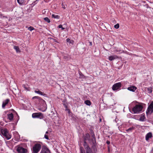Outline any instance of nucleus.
Wrapping results in <instances>:
<instances>
[{"label":"nucleus","instance_id":"nucleus-1","mask_svg":"<svg viewBox=\"0 0 153 153\" xmlns=\"http://www.w3.org/2000/svg\"><path fill=\"white\" fill-rule=\"evenodd\" d=\"M41 148V146L38 143L35 144L33 146L32 149L33 153H38Z\"/></svg>","mask_w":153,"mask_h":153},{"label":"nucleus","instance_id":"nucleus-2","mask_svg":"<svg viewBox=\"0 0 153 153\" xmlns=\"http://www.w3.org/2000/svg\"><path fill=\"white\" fill-rule=\"evenodd\" d=\"M143 106L140 105H136L132 109L134 113H137L139 112L142 109Z\"/></svg>","mask_w":153,"mask_h":153},{"label":"nucleus","instance_id":"nucleus-3","mask_svg":"<svg viewBox=\"0 0 153 153\" xmlns=\"http://www.w3.org/2000/svg\"><path fill=\"white\" fill-rule=\"evenodd\" d=\"M152 113H153V101L151 102L146 111V113L147 115L150 114Z\"/></svg>","mask_w":153,"mask_h":153},{"label":"nucleus","instance_id":"nucleus-4","mask_svg":"<svg viewBox=\"0 0 153 153\" xmlns=\"http://www.w3.org/2000/svg\"><path fill=\"white\" fill-rule=\"evenodd\" d=\"M2 134L7 138L9 140L11 138V135L8 132L7 130H4L1 131Z\"/></svg>","mask_w":153,"mask_h":153},{"label":"nucleus","instance_id":"nucleus-5","mask_svg":"<svg viewBox=\"0 0 153 153\" xmlns=\"http://www.w3.org/2000/svg\"><path fill=\"white\" fill-rule=\"evenodd\" d=\"M122 84L120 82H118L114 84L112 88L113 91H115L118 90L121 87Z\"/></svg>","mask_w":153,"mask_h":153},{"label":"nucleus","instance_id":"nucleus-6","mask_svg":"<svg viewBox=\"0 0 153 153\" xmlns=\"http://www.w3.org/2000/svg\"><path fill=\"white\" fill-rule=\"evenodd\" d=\"M17 151L19 153H26L27 152L26 149L22 146L18 147L17 149Z\"/></svg>","mask_w":153,"mask_h":153},{"label":"nucleus","instance_id":"nucleus-7","mask_svg":"<svg viewBox=\"0 0 153 153\" xmlns=\"http://www.w3.org/2000/svg\"><path fill=\"white\" fill-rule=\"evenodd\" d=\"M32 117L33 118L40 117V118H43V116L41 113H34L32 114Z\"/></svg>","mask_w":153,"mask_h":153},{"label":"nucleus","instance_id":"nucleus-8","mask_svg":"<svg viewBox=\"0 0 153 153\" xmlns=\"http://www.w3.org/2000/svg\"><path fill=\"white\" fill-rule=\"evenodd\" d=\"M40 153H51L49 149L47 148L44 147L42 149Z\"/></svg>","mask_w":153,"mask_h":153},{"label":"nucleus","instance_id":"nucleus-9","mask_svg":"<svg viewBox=\"0 0 153 153\" xmlns=\"http://www.w3.org/2000/svg\"><path fill=\"white\" fill-rule=\"evenodd\" d=\"M91 136L92 137V140L93 143L94 144V142H95V135L93 131L91 130H90Z\"/></svg>","mask_w":153,"mask_h":153},{"label":"nucleus","instance_id":"nucleus-10","mask_svg":"<svg viewBox=\"0 0 153 153\" xmlns=\"http://www.w3.org/2000/svg\"><path fill=\"white\" fill-rule=\"evenodd\" d=\"M119 57L116 55L110 56L108 57V59L110 61H112L114 59L119 58Z\"/></svg>","mask_w":153,"mask_h":153},{"label":"nucleus","instance_id":"nucleus-11","mask_svg":"<svg viewBox=\"0 0 153 153\" xmlns=\"http://www.w3.org/2000/svg\"><path fill=\"white\" fill-rule=\"evenodd\" d=\"M127 89L130 91L134 92L137 89V87L134 86H131L128 88Z\"/></svg>","mask_w":153,"mask_h":153},{"label":"nucleus","instance_id":"nucleus-12","mask_svg":"<svg viewBox=\"0 0 153 153\" xmlns=\"http://www.w3.org/2000/svg\"><path fill=\"white\" fill-rule=\"evenodd\" d=\"M152 136V134L151 132H149L147 134L146 136V140L148 141L149 138H151Z\"/></svg>","mask_w":153,"mask_h":153},{"label":"nucleus","instance_id":"nucleus-13","mask_svg":"<svg viewBox=\"0 0 153 153\" xmlns=\"http://www.w3.org/2000/svg\"><path fill=\"white\" fill-rule=\"evenodd\" d=\"M146 120L145 115L143 114H141L140 115L139 120L142 121H145Z\"/></svg>","mask_w":153,"mask_h":153},{"label":"nucleus","instance_id":"nucleus-14","mask_svg":"<svg viewBox=\"0 0 153 153\" xmlns=\"http://www.w3.org/2000/svg\"><path fill=\"white\" fill-rule=\"evenodd\" d=\"M9 101V100L7 99L5 101L3 102L2 105V107L3 108H4L5 107V105L8 103Z\"/></svg>","mask_w":153,"mask_h":153},{"label":"nucleus","instance_id":"nucleus-15","mask_svg":"<svg viewBox=\"0 0 153 153\" xmlns=\"http://www.w3.org/2000/svg\"><path fill=\"white\" fill-rule=\"evenodd\" d=\"M8 118L10 120H12L13 119V114L11 113L10 114L8 115Z\"/></svg>","mask_w":153,"mask_h":153},{"label":"nucleus","instance_id":"nucleus-16","mask_svg":"<svg viewBox=\"0 0 153 153\" xmlns=\"http://www.w3.org/2000/svg\"><path fill=\"white\" fill-rule=\"evenodd\" d=\"M87 153H92L91 149L88 146H87Z\"/></svg>","mask_w":153,"mask_h":153},{"label":"nucleus","instance_id":"nucleus-17","mask_svg":"<svg viewBox=\"0 0 153 153\" xmlns=\"http://www.w3.org/2000/svg\"><path fill=\"white\" fill-rule=\"evenodd\" d=\"M35 91V93L39 94H40L42 95H45V94H44L41 91L39 90V91L35 90V91Z\"/></svg>","mask_w":153,"mask_h":153},{"label":"nucleus","instance_id":"nucleus-18","mask_svg":"<svg viewBox=\"0 0 153 153\" xmlns=\"http://www.w3.org/2000/svg\"><path fill=\"white\" fill-rule=\"evenodd\" d=\"M14 48L16 51L17 52H19L20 51L19 48L18 46H14Z\"/></svg>","mask_w":153,"mask_h":153},{"label":"nucleus","instance_id":"nucleus-19","mask_svg":"<svg viewBox=\"0 0 153 153\" xmlns=\"http://www.w3.org/2000/svg\"><path fill=\"white\" fill-rule=\"evenodd\" d=\"M52 18H54V19H59V16L58 15H55L54 14H52Z\"/></svg>","mask_w":153,"mask_h":153},{"label":"nucleus","instance_id":"nucleus-20","mask_svg":"<svg viewBox=\"0 0 153 153\" xmlns=\"http://www.w3.org/2000/svg\"><path fill=\"white\" fill-rule=\"evenodd\" d=\"M17 1L20 4H22L24 2V0H17Z\"/></svg>","mask_w":153,"mask_h":153},{"label":"nucleus","instance_id":"nucleus-21","mask_svg":"<svg viewBox=\"0 0 153 153\" xmlns=\"http://www.w3.org/2000/svg\"><path fill=\"white\" fill-rule=\"evenodd\" d=\"M134 129V128L133 127H131L129 128L128 129L126 130V131L127 132H130L132 131V130Z\"/></svg>","mask_w":153,"mask_h":153},{"label":"nucleus","instance_id":"nucleus-22","mask_svg":"<svg viewBox=\"0 0 153 153\" xmlns=\"http://www.w3.org/2000/svg\"><path fill=\"white\" fill-rule=\"evenodd\" d=\"M44 19L46 22H47L48 23H49L50 22V20L48 17H46L44 18Z\"/></svg>","mask_w":153,"mask_h":153},{"label":"nucleus","instance_id":"nucleus-23","mask_svg":"<svg viewBox=\"0 0 153 153\" xmlns=\"http://www.w3.org/2000/svg\"><path fill=\"white\" fill-rule=\"evenodd\" d=\"M91 104V101L88 100H87V105H90Z\"/></svg>","mask_w":153,"mask_h":153},{"label":"nucleus","instance_id":"nucleus-24","mask_svg":"<svg viewBox=\"0 0 153 153\" xmlns=\"http://www.w3.org/2000/svg\"><path fill=\"white\" fill-rule=\"evenodd\" d=\"M147 90L149 93H151L152 92V90L151 88H147Z\"/></svg>","mask_w":153,"mask_h":153},{"label":"nucleus","instance_id":"nucleus-25","mask_svg":"<svg viewBox=\"0 0 153 153\" xmlns=\"http://www.w3.org/2000/svg\"><path fill=\"white\" fill-rule=\"evenodd\" d=\"M81 153H85V151L82 147H80Z\"/></svg>","mask_w":153,"mask_h":153},{"label":"nucleus","instance_id":"nucleus-26","mask_svg":"<svg viewBox=\"0 0 153 153\" xmlns=\"http://www.w3.org/2000/svg\"><path fill=\"white\" fill-rule=\"evenodd\" d=\"M114 27L116 29H118L119 27V25L118 24H117L114 26Z\"/></svg>","mask_w":153,"mask_h":153},{"label":"nucleus","instance_id":"nucleus-27","mask_svg":"<svg viewBox=\"0 0 153 153\" xmlns=\"http://www.w3.org/2000/svg\"><path fill=\"white\" fill-rule=\"evenodd\" d=\"M34 28L31 26H30L28 28V30H29L30 31H31L32 30H34Z\"/></svg>","mask_w":153,"mask_h":153},{"label":"nucleus","instance_id":"nucleus-28","mask_svg":"<svg viewBox=\"0 0 153 153\" xmlns=\"http://www.w3.org/2000/svg\"><path fill=\"white\" fill-rule=\"evenodd\" d=\"M62 8H63L64 9H65L66 8L65 5L64 4V3L62 2Z\"/></svg>","mask_w":153,"mask_h":153},{"label":"nucleus","instance_id":"nucleus-29","mask_svg":"<svg viewBox=\"0 0 153 153\" xmlns=\"http://www.w3.org/2000/svg\"><path fill=\"white\" fill-rule=\"evenodd\" d=\"M58 27L59 28H61L62 30H64L65 29L63 27L62 25H59Z\"/></svg>","mask_w":153,"mask_h":153},{"label":"nucleus","instance_id":"nucleus-30","mask_svg":"<svg viewBox=\"0 0 153 153\" xmlns=\"http://www.w3.org/2000/svg\"><path fill=\"white\" fill-rule=\"evenodd\" d=\"M144 6L145 7L147 8H151V7L147 4L144 5Z\"/></svg>","mask_w":153,"mask_h":153},{"label":"nucleus","instance_id":"nucleus-31","mask_svg":"<svg viewBox=\"0 0 153 153\" xmlns=\"http://www.w3.org/2000/svg\"><path fill=\"white\" fill-rule=\"evenodd\" d=\"M38 98H39V97L38 96H34L32 98L33 99H38Z\"/></svg>","mask_w":153,"mask_h":153},{"label":"nucleus","instance_id":"nucleus-32","mask_svg":"<svg viewBox=\"0 0 153 153\" xmlns=\"http://www.w3.org/2000/svg\"><path fill=\"white\" fill-rule=\"evenodd\" d=\"M44 137H45V139H47V140L49 139L47 135L45 134V135Z\"/></svg>","mask_w":153,"mask_h":153},{"label":"nucleus","instance_id":"nucleus-33","mask_svg":"<svg viewBox=\"0 0 153 153\" xmlns=\"http://www.w3.org/2000/svg\"><path fill=\"white\" fill-rule=\"evenodd\" d=\"M86 135H87V139H88V138L89 137H90V135H89V134H87V133Z\"/></svg>","mask_w":153,"mask_h":153},{"label":"nucleus","instance_id":"nucleus-34","mask_svg":"<svg viewBox=\"0 0 153 153\" xmlns=\"http://www.w3.org/2000/svg\"><path fill=\"white\" fill-rule=\"evenodd\" d=\"M23 87L26 90H28V89L27 88H26L25 87V85H23Z\"/></svg>","mask_w":153,"mask_h":153},{"label":"nucleus","instance_id":"nucleus-35","mask_svg":"<svg viewBox=\"0 0 153 153\" xmlns=\"http://www.w3.org/2000/svg\"><path fill=\"white\" fill-rule=\"evenodd\" d=\"M70 39L69 38H68L66 39V41L67 42H70Z\"/></svg>","mask_w":153,"mask_h":153},{"label":"nucleus","instance_id":"nucleus-36","mask_svg":"<svg viewBox=\"0 0 153 153\" xmlns=\"http://www.w3.org/2000/svg\"><path fill=\"white\" fill-rule=\"evenodd\" d=\"M106 143L108 144H109L110 143V142L109 141H107V142H106Z\"/></svg>","mask_w":153,"mask_h":153},{"label":"nucleus","instance_id":"nucleus-37","mask_svg":"<svg viewBox=\"0 0 153 153\" xmlns=\"http://www.w3.org/2000/svg\"><path fill=\"white\" fill-rule=\"evenodd\" d=\"M89 44H90V45H91V46L92 45V43L91 42H89Z\"/></svg>","mask_w":153,"mask_h":153},{"label":"nucleus","instance_id":"nucleus-38","mask_svg":"<svg viewBox=\"0 0 153 153\" xmlns=\"http://www.w3.org/2000/svg\"><path fill=\"white\" fill-rule=\"evenodd\" d=\"M38 100H42V99L40 97H39V98H38Z\"/></svg>","mask_w":153,"mask_h":153},{"label":"nucleus","instance_id":"nucleus-39","mask_svg":"<svg viewBox=\"0 0 153 153\" xmlns=\"http://www.w3.org/2000/svg\"><path fill=\"white\" fill-rule=\"evenodd\" d=\"M45 10L44 11H43V13L46 12V11H45Z\"/></svg>","mask_w":153,"mask_h":153},{"label":"nucleus","instance_id":"nucleus-40","mask_svg":"<svg viewBox=\"0 0 153 153\" xmlns=\"http://www.w3.org/2000/svg\"><path fill=\"white\" fill-rule=\"evenodd\" d=\"M84 143H86V141H85V140H84Z\"/></svg>","mask_w":153,"mask_h":153},{"label":"nucleus","instance_id":"nucleus-41","mask_svg":"<svg viewBox=\"0 0 153 153\" xmlns=\"http://www.w3.org/2000/svg\"><path fill=\"white\" fill-rule=\"evenodd\" d=\"M84 103L85 104H86V100L85 101V102H84Z\"/></svg>","mask_w":153,"mask_h":153},{"label":"nucleus","instance_id":"nucleus-42","mask_svg":"<svg viewBox=\"0 0 153 153\" xmlns=\"http://www.w3.org/2000/svg\"><path fill=\"white\" fill-rule=\"evenodd\" d=\"M48 131H47L46 132V134H48Z\"/></svg>","mask_w":153,"mask_h":153},{"label":"nucleus","instance_id":"nucleus-43","mask_svg":"<svg viewBox=\"0 0 153 153\" xmlns=\"http://www.w3.org/2000/svg\"><path fill=\"white\" fill-rule=\"evenodd\" d=\"M46 10H47V11H48V9H46Z\"/></svg>","mask_w":153,"mask_h":153},{"label":"nucleus","instance_id":"nucleus-44","mask_svg":"<svg viewBox=\"0 0 153 153\" xmlns=\"http://www.w3.org/2000/svg\"><path fill=\"white\" fill-rule=\"evenodd\" d=\"M90 115H87V116H90Z\"/></svg>","mask_w":153,"mask_h":153},{"label":"nucleus","instance_id":"nucleus-45","mask_svg":"<svg viewBox=\"0 0 153 153\" xmlns=\"http://www.w3.org/2000/svg\"><path fill=\"white\" fill-rule=\"evenodd\" d=\"M100 121H101V119H100Z\"/></svg>","mask_w":153,"mask_h":153},{"label":"nucleus","instance_id":"nucleus-46","mask_svg":"<svg viewBox=\"0 0 153 153\" xmlns=\"http://www.w3.org/2000/svg\"><path fill=\"white\" fill-rule=\"evenodd\" d=\"M109 151V149H108V151Z\"/></svg>","mask_w":153,"mask_h":153}]
</instances>
